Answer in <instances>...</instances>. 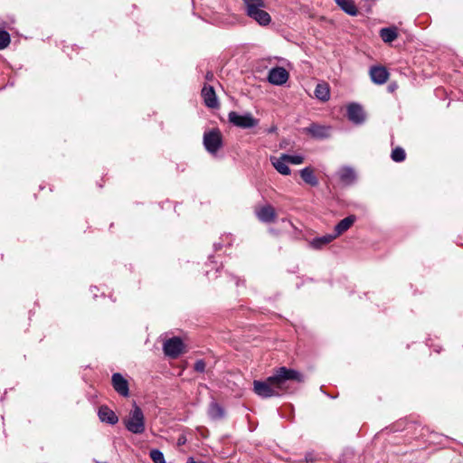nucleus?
Returning <instances> with one entry per match:
<instances>
[{
  "label": "nucleus",
  "instance_id": "obj_27",
  "mask_svg": "<svg viewBox=\"0 0 463 463\" xmlns=\"http://www.w3.org/2000/svg\"><path fill=\"white\" fill-rule=\"evenodd\" d=\"M286 158L288 159V164L292 165H300L304 162V157L299 155L290 156L286 154Z\"/></svg>",
  "mask_w": 463,
  "mask_h": 463
},
{
  "label": "nucleus",
  "instance_id": "obj_22",
  "mask_svg": "<svg viewBox=\"0 0 463 463\" xmlns=\"http://www.w3.org/2000/svg\"><path fill=\"white\" fill-rule=\"evenodd\" d=\"M380 36L384 43H392L398 37V33L394 28H383Z\"/></svg>",
  "mask_w": 463,
  "mask_h": 463
},
{
  "label": "nucleus",
  "instance_id": "obj_6",
  "mask_svg": "<svg viewBox=\"0 0 463 463\" xmlns=\"http://www.w3.org/2000/svg\"><path fill=\"white\" fill-rule=\"evenodd\" d=\"M163 349L165 355L176 358L184 351V344L179 337H172L164 343Z\"/></svg>",
  "mask_w": 463,
  "mask_h": 463
},
{
  "label": "nucleus",
  "instance_id": "obj_14",
  "mask_svg": "<svg viewBox=\"0 0 463 463\" xmlns=\"http://www.w3.org/2000/svg\"><path fill=\"white\" fill-rule=\"evenodd\" d=\"M98 415L102 422L114 425L118 421V417L116 413L107 406H101L99 409Z\"/></svg>",
  "mask_w": 463,
  "mask_h": 463
},
{
  "label": "nucleus",
  "instance_id": "obj_4",
  "mask_svg": "<svg viewBox=\"0 0 463 463\" xmlns=\"http://www.w3.org/2000/svg\"><path fill=\"white\" fill-rule=\"evenodd\" d=\"M203 145L205 149L211 153L215 154L222 145V137L219 129L214 128L203 135Z\"/></svg>",
  "mask_w": 463,
  "mask_h": 463
},
{
  "label": "nucleus",
  "instance_id": "obj_29",
  "mask_svg": "<svg viewBox=\"0 0 463 463\" xmlns=\"http://www.w3.org/2000/svg\"><path fill=\"white\" fill-rule=\"evenodd\" d=\"M185 442H186V439L184 436L179 437V439L177 440L178 446L184 445Z\"/></svg>",
  "mask_w": 463,
  "mask_h": 463
},
{
  "label": "nucleus",
  "instance_id": "obj_21",
  "mask_svg": "<svg viewBox=\"0 0 463 463\" xmlns=\"http://www.w3.org/2000/svg\"><path fill=\"white\" fill-rule=\"evenodd\" d=\"M336 238L334 234H327L322 237L315 238L310 242V244L314 249H321L322 247L333 241Z\"/></svg>",
  "mask_w": 463,
  "mask_h": 463
},
{
  "label": "nucleus",
  "instance_id": "obj_13",
  "mask_svg": "<svg viewBox=\"0 0 463 463\" xmlns=\"http://www.w3.org/2000/svg\"><path fill=\"white\" fill-rule=\"evenodd\" d=\"M348 118L355 124H360L364 120V112L363 108L355 103L347 107Z\"/></svg>",
  "mask_w": 463,
  "mask_h": 463
},
{
  "label": "nucleus",
  "instance_id": "obj_18",
  "mask_svg": "<svg viewBox=\"0 0 463 463\" xmlns=\"http://www.w3.org/2000/svg\"><path fill=\"white\" fill-rule=\"evenodd\" d=\"M307 132L310 133L313 137L323 138L329 136V128L317 125V124H312L307 128Z\"/></svg>",
  "mask_w": 463,
  "mask_h": 463
},
{
  "label": "nucleus",
  "instance_id": "obj_11",
  "mask_svg": "<svg viewBox=\"0 0 463 463\" xmlns=\"http://www.w3.org/2000/svg\"><path fill=\"white\" fill-rule=\"evenodd\" d=\"M202 97L204 104L211 109L219 107V102L215 94V90L211 86H204L202 90Z\"/></svg>",
  "mask_w": 463,
  "mask_h": 463
},
{
  "label": "nucleus",
  "instance_id": "obj_12",
  "mask_svg": "<svg viewBox=\"0 0 463 463\" xmlns=\"http://www.w3.org/2000/svg\"><path fill=\"white\" fill-rule=\"evenodd\" d=\"M370 77L375 84H383L389 78V72L383 66H374L370 70Z\"/></svg>",
  "mask_w": 463,
  "mask_h": 463
},
{
  "label": "nucleus",
  "instance_id": "obj_10",
  "mask_svg": "<svg viewBox=\"0 0 463 463\" xmlns=\"http://www.w3.org/2000/svg\"><path fill=\"white\" fill-rule=\"evenodd\" d=\"M112 385L118 394L124 397L129 395L128 383L120 373H116L112 375Z\"/></svg>",
  "mask_w": 463,
  "mask_h": 463
},
{
  "label": "nucleus",
  "instance_id": "obj_5",
  "mask_svg": "<svg viewBox=\"0 0 463 463\" xmlns=\"http://www.w3.org/2000/svg\"><path fill=\"white\" fill-rule=\"evenodd\" d=\"M229 121L234 126L241 128H250L258 125V119L254 118L251 114L247 113L240 115L235 111H231L228 114Z\"/></svg>",
  "mask_w": 463,
  "mask_h": 463
},
{
  "label": "nucleus",
  "instance_id": "obj_28",
  "mask_svg": "<svg viewBox=\"0 0 463 463\" xmlns=\"http://www.w3.org/2000/svg\"><path fill=\"white\" fill-rule=\"evenodd\" d=\"M206 364L203 360H198L194 364V370L199 373L204 372Z\"/></svg>",
  "mask_w": 463,
  "mask_h": 463
},
{
  "label": "nucleus",
  "instance_id": "obj_7",
  "mask_svg": "<svg viewBox=\"0 0 463 463\" xmlns=\"http://www.w3.org/2000/svg\"><path fill=\"white\" fill-rule=\"evenodd\" d=\"M289 73L283 67H275L269 71L268 80L273 85H283L288 81Z\"/></svg>",
  "mask_w": 463,
  "mask_h": 463
},
{
  "label": "nucleus",
  "instance_id": "obj_16",
  "mask_svg": "<svg viewBox=\"0 0 463 463\" xmlns=\"http://www.w3.org/2000/svg\"><path fill=\"white\" fill-rule=\"evenodd\" d=\"M315 97L322 102L330 99V87L326 82H320L316 86Z\"/></svg>",
  "mask_w": 463,
  "mask_h": 463
},
{
  "label": "nucleus",
  "instance_id": "obj_17",
  "mask_svg": "<svg viewBox=\"0 0 463 463\" xmlns=\"http://www.w3.org/2000/svg\"><path fill=\"white\" fill-rule=\"evenodd\" d=\"M336 5L347 14L355 16L358 14V9L353 0H335Z\"/></svg>",
  "mask_w": 463,
  "mask_h": 463
},
{
  "label": "nucleus",
  "instance_id": "obj_20",
  "mask_svg": "<svg viewBox=\"0 0 463 463\" xmlns=\"http://www.w3.org/2000/svg\"><path fill=\"white\" fill-rule=\"evenodd\" d=\"M338 175L342 183L350 184L355 180V173L351 167L344 166L338 171Z\"/></svg>",
  "mask_w": 463,
  "mask_h": 463
},
{
  "label": "nucleus",
  "instance_id": "obj_9",
  "mask_svg": "<svg viewBox=\"0 0 463 463\" xmlns=\"http://www.w3.org/2000/svg\"><path fill=\"white\" fill-rule=\"evenodd\" d=\"M269 161L273 167L281 175H288L291 173L290 168L288 167V162L286 158V154H282L280 156H271L269 157Z\"/></svg>",
  "mask_w": 463,
  "mask_h": 463
},
{
  "label": "nucleus",
  "instance_id": "obj_26",
  "mask_svg": "<svg viewBox=\"0 0 463 463\" xmlns=\"http://www.w3.org/2000/svg\"><path fill=\"white\" fill-rule=\"evenodd\" d=\"M149 454L154 463H165L164 454L159 449H152Z\"/></svg>",
  "mask_w": 463,
  "mask_h": 463
},
{
  "label": "nucleus",
  "instance_id": "obj_8",
  "mask_svg": "<svg viewBox=\"0 0 463 463\" xmlns=\"http://www.w3.org/2000/svg\"><path fill=\"white\" fill-rule=\"evenodd\" d=\"M255 213L258 219L262 222H273L277 217L275 208L270 204H266L256 209Z\"/></svg>",
  "mask_w": 463,
  "mask_h": 463
},
{
  "label": "nucleus",
  "instance_id": "obj_23",
  "mask_svg": "<svg viewBox=\"0 0 463 463\" xmlns=\"http://www.w3.org/2000/svg\"><path fill=\"white\" fill-rule=\"evenodd\" d=\"M208 414L213 420H219L224 416V411L218 403L212 402L209 406Z\"/></svg>",
  "mask_w": 463,
  "mask_h": 463
},
{
  "label": "nucleus",
  "instance_id": "obj_19",
  "mask_svg": "<svg viewBox=\"0 0 463 463\" xmlns=\"http://www.w3.org/2000/svg\"><path fill=\"white\" fill-rule=\"evenodd\" d=\"M300 176L306 184L311 186H317L318 184V179L314 174V169L311 167L303 168L300 171Z\"/></svg>",
  "mask_w": 463,
  "mask_h": 463
},
{
  "label": "nucleus",
  "instance_id": "obj_24",
  "mask_svg": "<svg viewBox=\"0 0 463 463\" xmlns=\"http://www.w3.org/2000/svg\"><path fill=\"white\" fill-rule=\"evenodd\" d=\"M391 156L392 159L395 162H402L406 157V154L404 149L402 147H396L392 151Z\"/></svg>",
  "mask_w": 463,
  "mask_h": 463
},
{
  "label": "nucleus",
  "instance_id": "obj_30",
  "mask_svg": "<svg viewBox=\"0 0 463 463\" xmlns=\"http://www.w3.org/2000/svg\"><path fill=\"white\" fill-rule=\"evenodd\" d=\"M213 73H211V72H208V73L206 74V79H207V80H212V79H213Z\"/></svg>",
  "mask_w": 463,
  "mask_h": 463
},
{
  "label": "nucleus",
  "instance_id": "obj_2",
  "mask_svg": "<svg viewBox=\"0 0 463 463\" xmlns=\"http://www.w3.org/2000/svg\"><path fill=\"white\" fill-rule=\"evenodd\" d=\"M246 14L257 22L261 26H266L270 24L271 17L268 12L265 11L264 0H243Z\"/></svg>",
  "mask_w": 463,
  "mask_h": 463
},
{
  "label": "nucleus",
  "instance_id": "obj_3",
  "mask_svg": "<svg viewBox=\"0 0 463 463\" xmlns=\"http://www.w3.org/2000/svg\"><path fill=\"white\" fill-rule=\"evenodd\" d=\"M123 422L126 429L134 434H142L146 430L144 413L136 402Z\"/></svg>",
  "mask_w": 463,
  "mask_h": 463
},
{
  "label": "nucleus",
  "instance_id": "obj_1",
  "mask_svg": "<svg viewBox=\"0 0 463 463\" xmlns=\"http://www.w3.org/2000/svg\"><path fill=\"white\" fill-rule=\"evenodd\" d=\"M289 380L301 383L303 382V376L296 370L282 366L278 368L274 374L265 381H254L253 390L257 395L262 398L279 396L287 391V382Z\"/></svg>",
  "mask_w": 463,
  "mask_h": 463
},
{
  "label": "nucleus",
  "instance_id": "obj_15",
  "mask_svg": "<svg viewBox=\"0 0 463 463\" xmlns=\"http://www.w3.org/2000/svg\"><path fill=\"white\" fill-rule=\"evenodd\" d=\"M356 217L354 215H349L345 219L341 220L335 227L334 235L335 238L339 237L341 234L349 230L352 225L354 223Z\"/></svg>",
  "mask_w": 463,
  "mask_h": 463
},
{
  "label": "nucleus",
  "instance_id": "obj_25",
  "mask_svg": "<svg viewBox=\"0 0 463 463\" xmlns=\"http://www.w3.org/2000/svg\"><path fill=\"white\" fill-rule=\"evenodd\" d=\"M10 35L6 31L0 30V50L5 49L10 44Z\"/></svg>",
  "mask_w": 463,
  "mask_h": 463
}]
</instances>
